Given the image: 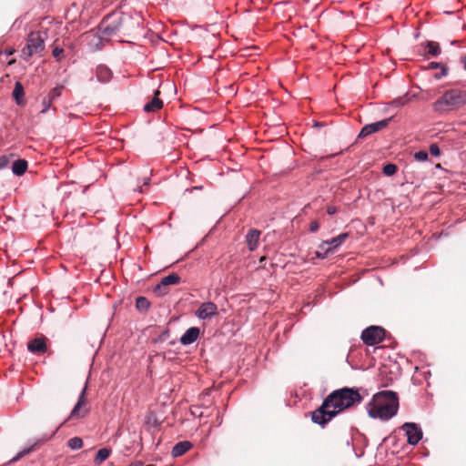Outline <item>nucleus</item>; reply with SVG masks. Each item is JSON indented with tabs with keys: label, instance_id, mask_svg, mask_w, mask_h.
<instances>
[{
	"label": "nucleus",
	"instance_id": "nucleus-28",
	"mask_svg": "<svg viewBox=\"0 0 466 466\" xmlns=\"http://www.w3.org/2000/svg\"><path fill=\"white\" fill-rule=\"evenodd\" d=\"M430 152L434 157H439L440 153H441L440 148L437 144H431L430 146Z\"/></svg>",
	"mask_w": 466,
	"mask_h": 466
},
{
	"label": "nucleus",
	"instance_id": "nucleus-14",
	"mask_svg": "<svg viewBox=\"0 0 466 466\" xmlns=\"http://www.w3.org/2000/svg\"><path fill=\"white\" fill-rule=\"evenodd\" d=\"M192 447V443L187 441L177 442L172 449L171 454L177 458L186 453Z\"/></svg>",
	"mask_w": 466,
	"mask_h": 466
},
{
	"label": "nucleus",
	"instance_id": "nucleus-31",
	"mask_svg": "<svg viewBox=\"0 0 466 466\" xmlns=\"http://www.w3.org/2000/svg\"><path fill=\"white\" fill-rule=\"evenodd\" d=\"M30 451V449H26V450H24L22 451H20L14 459L13 461H17L18 459L22 458L24 455L29 453Z\"/></svg>",
	"mask_w": 466,
	"mask_h": 466
},
{
	"label": "nucleus",
	"instance_id": "nucleus-12",
	"mask_svg": "<svg viewBox=\"0 0 466 466\" xmlns=\"http://www.w3.org/2000/svg\"><path fill=\"white\" fill-rule=\"evenodd\" d=\"M199 336V329L191 327L187 329L180 338L181 344L187 346L194 343Z\"/></svg>",
	"mask_w": 466,
	"mask_h": 466
},
{
	"label": "nucleus",
	"instance_id": "nucleus-7",
	"mask_svg": "<svg viewBox=\"0 0 466 466\" xmlns=\"http://www.w3.org/2000/svg\"><path fill=\"white\" fill-rule=\"evenodd\" d=\"M218 314V306L211 301L203 302L197 309L195 315L199 319H209Z\"/></svg>",
	"mask_w": 466,
	"mask_h": 466
},
{
	"label": "nucleus",
	"instance_id": "nucleus-11",
	"mask_svg": "<svg viewBox=\"0 0 466 466\" xmlns=\"http://www.w3.org/2000/svg\"><path fill=\"white\" fill-rule=\"evenodd\" d=\"M348 237H349L348 233H342V234L339 235L338 237L331 238L330 240L323 241L319 245V248L323 249L327 247V248H331V253H332V252H334V250L337 248H339L345 241V239Z\"/></svg>",
	"mask_w": 466,
	"mask_h": 466
},
{
	"label": "nucleus",
	"instance_id": "nucleus-29",
	"mask_svg": "<svg viewBox=\"0 0 466 466\" xmlns=\"http://www.w3.org/2000/svg\"><path fill=\"white\" fill-rule=\"evenodd\" d=\"M63 52H64L63 48L56 46L53 50V56L55 58H56V60H60Z\"/></svg>",
	"mask_w": 466,
	"mask_h": 466
},
{
	"label": "nucleus",
	"instance_id": "nucleus-30",
	"mask_svg": "<svg viewBox=\"0 0 466 466\" xmlns=\"http://www.w3.org/2000/svg\"><path fill=\"white\" fill-rule=\"evenodd\" d=\"M60 96V87H55L50 94L48 95V97L52 99L57 97Z\"/></svg>",
	"mask_w": 466,
	"mask_h": 466
},
{
	"label": "nucleus",
	"instance_id": "nucleus-10",
	"mask_svg": "<svg viewBox=\"0 0 466 466\" xmlns=\"http://www.w3.org/2000/svg\"><path fill=\"white\" fill-rule=\"evenodd\" d=\"M179 280H180V278L177 274H175V273L169 274L161 279L160 283L155 287L154 291L158 296L166 295L167 293V287L169 285L177 284L179 282Z\"/></svg>",
	"mask_w": 466,
	"mask_h": 466
},
{
	"label": "nucleus",
	"instance_id": "nucleus-24",
	"mask_svg": "<svg viewBox=\"0 0 466 466\" xmlns=\"http://www.w3.org/2000/svg\"><path fill=\"white\" fill-rule=\"evenodd\" d=\"M397 167L394 164H387L383 167V173L386 176H392L396 173Z\"/></svg>",
	"mask_w": 466,
	"mask_h": 466
},
{
	"label": "nucleus",
	"instance_id": "nucleus-16",
	"mask_svg": "<svg viewBox=\"0 0 466 466\" xmlns=\"http://www.w3.org/2000/svg\"><path fill=\"white\" fill-rule=\"evenodd\" d=\"M259 236H260V231H258L257 229H252L248 233V235L246 236V239H247V243H248L249 250L253 251L257 248Z\"/></svg>",
	"mask_w": 466,
	"mask_h": 466
},
{
	"label": "nucleus",
	"instance_id": "nucleus-9",
	"mask_svg": "<svg viewBox=\"0 0 466 466\" xmlns=\"http://www.w3.org/2000/svg\"><path fill=\"white\" fill-rule=\"evenodd\" d=\"M390 120H391V117H389V118H385V119H382V120L375 122V123H370V124L365 125L361 128L360 132L359 133V137H368L373 133H376V132L385 128L389 125Z\"/></svg>",
	"mask_w": 466,
	"mask_h": 466
},
{
	"label": "nucleus",
	"instance_id": "nucleus-13",
	"mask_svg": "<svg viewBox=\"0 0 466 466\" xmlns=\"http://www.w3.org/2000/svg\"><path fill=\"white\" fill-rule=\"evenodd\" d=\"M27 349L32 353H44L46 350V345L43 339H35L28 342Z\"/></svg>",
	"mask_w": 466,
	"mask_h": 466
},
{
	"label": "nucleus",
	"instance_id": "nucleus-26",
	"mask_svg": "<svg viewBox=\"0 0 466 466\" xmlns=\"http://www.w3.org/2000/svg\"><path fill=\"white\" fill-rule=\"evenodd\" d=\"M331 253V248H327V247L323 249H320L319 248H318V250L316 251V257L319 258H325L328 254Z\"/></svg>",
	"mask_w": 466,
	"mask_h": 466
},
{
	"label": "nucleus",
	"instance_id": "nucleus-15",
	"mask_svg": "<svg viewBox=\"0 0 466 466\" xmlns=\"http://www.w3.org/2000/svg\"><path fill=\"white\" fill-rule=\"evenodd\" d=\"M96 77L100 83H106L111 78V71L105 66H98L96 69Z\"/></svg>",
	"mask_w": 466,
	"mask_h": 466
},
{
	"label": "nucleus",
	"instance_id": "nucleus-18",
	"mask_svg": "<svg viewBox=\"0 0 466 466\" xmlns=\"http://www.w3.org/2000/svg\"><path fill=\"white\" fill-rule=\"evenodd\" d=\"M157 95L158 92L156 93V96L151 102L147 103L144 106V110L146 112H155L162 107L163 102L157 97Z\"/></svg>",
	"mask_w": 466,
	"mask_h": 466
},
{
	"label": "nucleus",
	"instance_id": "nucleus-4",
	"mask_svg": "<svg viewBox=\"0 0 466 466\" xmlns=\"http://www.w3.org/2000/svg\"><path fill=\"white\" fill-rule=\"evenodd\" d=\"M46 36L44 32H31L27 36V44L22 50L23 56L30 57L42 52L45 49Z\"/></svg>",
	"mask_w": 466,
	"mask_h": 466
},
{
	"label": "nucleus",
	"instance_id": "nucleus-35",
	"mask_svg": "<svg viewBox=\"0 0 466 466\" xmlns=\"http://www.w3.org/2000/svg\"><path fill=\"white\" fill-rule=\"evenodd\" d=\"M149 181H150V178L149 177H146L144 179V185H148L149 184Z\"/></svg>",
	"mask_w": 466,
	"mask_h": 466
},
{
	"label": "nucleus",
	"instance_id": "nucleus-32",
	"mask_svg": "<svg viewBox=\"0 0 466 466\" xmlns=\"http://www.w3.org/2000/svg\"><path fill=\"white\" fill-rule=\"evenodd\" d=\"M310 228V230H311L312 232L317 231V230H318V228H319V224H318V222H316V221L311 222V224H310V228Z\"/></svg>",
	"mask_w": 466,
	"mask_h": 466
},
{
	"label": "nucleus",
	"instance_id": "nucleus-5",
	"mask_svg": "<svg viewBox=\"0 0 466 466\" xmlns=\"http://www.w3.org/2000/svg\"><path fill=\"white\" fill-rule=\"evenodd\" d=\"M384 329L378 326L366 328L361 333V339L368 346H373L382 341L384 339Z\"/></svg>",
	"mask_w": 466,
	"mask_h": 466
},
{
	"label": "nucleus",
	"instance_id": "nucleus-38",
	"mask_svg": "<svg viewBox=\"0 0 466 466\" xmlns=\"http://www.w3.org/2000/svg\"><path fill=\"white\" fill-rule=\"evenodd\" d=\"M68 421V419H66L64 422H61V425H64V423H66Z\"/></svg>",
	"mask_w": 466,
	"mask_h": 466
},
{
	"label": "nucleus",
	"instance_id": "nucleus-22",
	"mask_svg": "<svg viewBox=\"0 0 466 466\" xmlns=\"http://www.w3.org/2000/svg\"><path fill=\"white\" fill-rule=\"evenodd\" d=\"M427 47L429 54L431 55L432 56H437L438 55L441 54V48L437 42H428Z\"/></svg>",
	"mask_w": 466,
	"mask_h": 466
},
{
	"label": "nucleus",
	"instance_id": "nucleus-6",
	"mask_svg": "<svg viewBox=\"0 0 466 466\" xmlns=\"http://www.w3.org/2000/svg\"><path fill=\"white\" fill-rule=\"evenodd\" d=\"M410 445H416L422 438V431L413 422H406L402 425Z\"/></svg>",
	"mask_w": 466,
	"mask_h": 466
},
{
	"label": "nucleus",
	"instance_id": "nucleus-39",
	"mask_svg": "<svg viewBox=\"0 0 466 466\" xmlns=\"http://www.w3.org/2000/svg\"><path fill=\"white\" fill-rule=\"evenodd\" d=\"M68 421V419H66L64 422H61V425H64V423H66Z\"/></svg>",
	"mask_w": 466,
	"mask_h": 466
},
{
	"label": "nucleus",
	"instance_id": "nucleus-23",
	"mask_svg": "<svg viewBox=\"0 0 466 466\" xmlns=\"http://www.w3.org/2000/svg\"><path fill=\"white\" fill-rule=\"evenodd\" d=\"M149 305L148 300L145 297H138L136 300V308L138 310H147Z\"/></svg>",
	"mask_w": 466,
	"mask_h": 466
},
{
	"label": "nucleus",
	"instance_id": "nucleus-40",
	"mask_svg": "<svg viewBox=\"0 0 466 466\" xmlns=\"http://www.w3.org/2000/svg\"><path fill=\"white\" fill-rule=\"evenodd\" d=\"M432 67H436L438 65L437 64H431Z\"/></svg>",
	"mask_w": 466,
	"mask_h": 466
},
{
	"label": "nucleus",
	"instance_id": "nucleus-37",
	"mask_svg": "<svg viewBox=\"0 0 466 466\" xmlns=\"http://www.w3.org/2000/svg\"><path fill=\"white\" fill-rule=\"evenodd\" d=\"M68 421V419H66L64 422H61V425H64V423H66Z\"/></svg>",
	"mask_w": 466,
	"mask_h": 466
},
{
	"label": "nucleus",
	"instance_id": "nucleus-27",
	"mask_svg": "<svg viewBox=\"0 0 466 466\" xmlns=\"http://www.w3.org/2000/svg\"><path fill=\"white\" fill-rule=\"evenodd\" d=\"M51 102H52V100L48 96L45 97L43 99V102H42L43 103V109L41 110V113H46L49 109V107L51 106Z\"/></svg>",
	"mask_w": 466,
	"mask_h": 466
},
{
	"label": "nucleus",
	"instance_id": "nucleus-20",
	"mask_svg": "<svg viewBox=\"0 0 466 466\" xmlns=\"http://www.w3.org/2000/svg\"><path fill=\"white\" fill-rule=\"evenodd\" d=\"M13 96L18 105L22 104V102H23L22 98L24 96V88L20 82L15 83V88L13 90Z\"/></svg>",
	"mask_w": 466,
	"mask_h": 466
},
{
	"label": "nucleus",
	"instance_id": "nucleus-34",
	"mask_svg": "<svg viewBox=\"0 0 466 466\" xmlns=\"http://www.w3.org/2000/svg\"><path fill=\"white\" fill-rule=\"evenodd\" d=\"M7 163V157H0V168L4 167Z\"/></svg>",
	"mask_w": 466,
	"mask_h": 466
},
{
	"label": "nucleus",
	"instance_id": "nucleus-8",
	"mask_svg": "<svg viewBox=\"0 0 466 466\" xmlns=\"http://www.w3.org/2000/svg\"><path fill=\"white\" fill-rule=\"evenodd\" d=\"M86 390V384L85 385L84 389L82 390V391L78 397V400L70 413L69 419H81V418H84L87 414L88 410L85 407L86 406V398H85Z\"/></svg>",
	"mask_w": 466,
	"mask_h": 466
},
{
	"label": "nucleus",
	"instance_id": "nucleus-33",
	"mask_svg": "<svg viewBox=\"0 0 466 466\" xmlns=\"http://www.w3.org/2000/svg\"><path fill=\"white\" fill-rule=\"evenodd\" d=\"M337 211V208L334 206L328 207L327 212L329 215H333Z\"/></svg>",
	"mask_w": 466,
	"mask_h": 466
},
{
	"label": "nucleus",
	"instance_id": "nucleus-36",
	"mask_svg": "<svg viewBox=\"0 0 466 466\" xmlns=\"http://www.w3.org/2000/svg\"><path fill=\"white\" fill-rule=\"evenodd\" d=\"M68 421V419H66L64 422H61V425H64V423H66Z\"/></svg>",
	"mask_w": 466,
	"mask_h": 466
},
{
	"label": "nucleus",
	"instance_id": "nucleus-2",
	"mask_svg": "<svg viewBox=\"0 0 466 466\" xmlns=\"http://www.w3.org/2000/svg\"><path fill=\"white\" fill-rule=\"evenodd\" d=\"M399 401L393 391H381L375 394L367 404V411L370 418L388 420L397 414Z\"/></svg>",
	"mask_w": 466,
	"mask_h": 466
},
{
	"label": "nucleus",
	"instance_id": "nucleus-1",
	"mask_svg": "<svg viewBox=\"0 0 466 466\" xmlns=\"http://www.w3.org/2000/svg\"><path fill=\"white\" fill-rule=\"evenodd\" d=\"M361 400L358 390L343 388L334 390L312 413V421L323 426L338 413L351 407L355 402H360Z\"/></svg>",
	"mask_w": 466,
	"mask_h": 466
},
{
	"label": "nucleus",
	"instance_id": "nucleus-17",
	"mask_svg": "<svg viewBox=\"0 0 466 466\" xmlns=\"http://www.w3.org/2000/svg\"><path fill=\"white\" fill-rule=\"evenodd\" d=\"M27 169V162L25 159H17L12 166V172L15 176H22Z\"/></svg>",
	"mask_w": 466,
	"mask_h": 466
},
{
	"label": "nucleus",
	"instance_id": "nucleus-3",
	"mask_svg": "<svg viewBox=\"0 0 466 466\" xmlns=\"http://www.w3.org/2000/svg\"><path fill=\"white\" fill-rule=\"evenodd\" d=\"M466 104V90L451 89L433 103L435 111L451 110Z\"/></svg>",
	"mask_w": 466,
	"mask_h": 466
},
{
	"label": "nucleus",
	"instance_id": "nucleus-19",
	"mask_svg": "<svg viewBox=\"0 0 466 466\" xmlns=\"http://www.w3.org/2000/svg\"><path fill=\"white\" fill-rule=\"evenodd\" d=\"M111 454V450L107 448H102L98 450L95 462L97 464H101L103 461H105Z\"/></svg>",
	"mask_w": 466,
	"mask_h": 466
},
{
	"label": "nucleus",
	"instance_id": "nucleus-25",
	"mask_svg": "<svg viewBox=\"0 0 466 466\" xmlns=\"http://www.w3.org/2000/svg\"><path fill=\"white\" fill-rule=\"evenodd\" d=\"M414 158L419 162H424L428 159V153L424 150L416 152L414 154Z\"/></svg>",
	"mask_w": 466,
	"mask_h": 466
},
{
	"label": "nucleus",
	"instance_id": "nucleus-21",
	"mask_svg": "<svg viewBox=\"0 0 466 466\" xmlns=\"http://www.w3.org/2000/svg\"><path fill=\"white\" fill-rule=\"evenodd\" d=\"M67 445L71 450L76 451L83 447V441L79 437H74L68 441Z\"/></svg>",
	"mask_w": 466,
	"mask_h": 466
}]
</instances>
